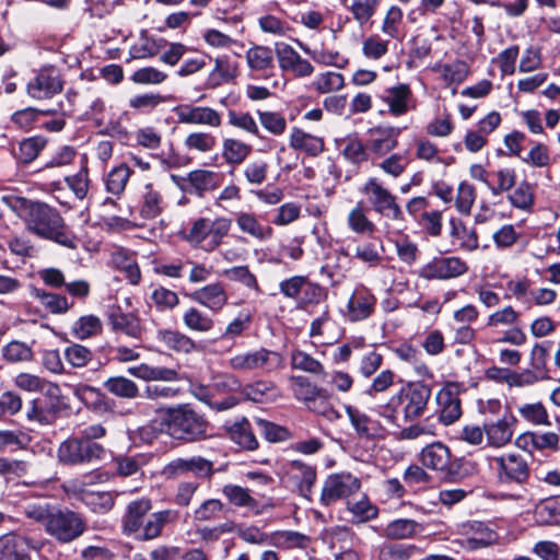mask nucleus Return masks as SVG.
<instances>
[{"label":"nucleus","mask_w":560,"mask_h":560,"mask_svg":"<svg viewBox=\"0 0 560 560\" xmlns=\"http://www.w3.org/2000/svg\"><path fill=\"white\" fill-rule=\"evenodd\" d=\"M23 513L44 526L45 532L61 544L78 539L85 530L83 517L67 509L47 503H26Z\"/></svg>","instance_id":"obj_1"},{"label":"nucleus","mask_w":560,"mask_h":560,"mask_svg":"<svg viewBox=\"0 0 560 560\" xmlns=\"http://www.w3.org/2000/svg\"><path fill=\"white\" fill-rule=\"evenodd\" d=\"M161 412V424L173 439L190 443L207 438L208 421L189 405L170 407Z\"/></svg>","instance_id":"obj_2"},{"label":"nucleus","mask_w":560,"mask_h":560,"mask_svg":"<svg viewBox=\"0 0 560 560\" xmlns=\"http://www.w3.org/2000/svg\"><path fill=\"white\" fill-rule=\"evenodd\" d=\"M430 396L431 389L428 386L421 383L408 384L393 395L386 405L381 406L377 412L394 423L397 419L398 408H401L404 419L411 421L423 415Z\"/></svg>","instance_id":"obj_3"},{"label":"nucleus","mask_w":560,"mask_h":560,"mask_svg":"<svg viewBox=\"0 0 560 560\" xmlns=\"http://www.w3.org/2000/svg\"><path fill=\"white\" fill-rule=\"evenodd\" d=\"M231 224V220L224 217H219L214 220L199 218L192 222L186 240L192 246L210 253L222 244V240L230 232Z\"/></svg>","instance_id":"obj_4"},{"label":"nucleus","mask_w":560,"mask_h":560,"mask_svg":"<svg viewBox=\"0 0 560 560\" xmlns=\"http://www.w3.org/2000/svg\"><path fill=\"white\" fill-rule=\"evenodd\" d=\"M105 447L100 443H90L81 436L68 438L57 450L58 460L66 466L89 465L104 459Z\"/></svg>","instance_id":"obj_5"},{"label":"nucleus","mask_w":560,"mask_h":560,"mask_svg":"<svg viewBox=\"0 0 560 560\" xmlns=\"http://www.w3.org/2000/svg\"><path fill=\"white\" fill-rule=\"evenodd\" d=\"M366 196L372 209L380 215L389 218L394 221H402L404 213L394 196L383 186L376 177H370L361 189Z\"/></svg>","instance_id":"obj_6"},{"label":"nucleus","mask_w":560,"mask_h":560,"mask_svg":"<svg viewBox=\"0 0 560 560\" xmlns=\"http://www.w3.org/2000/svg\"><path fill=\"white\" fill-rule=\"evenodd\" d=\"M361 488L360 480L350 472H336L327 476L324 481L320 503L329 506L338 500L347 499Z\"/></svg>","instance_id":"obj_7"},{"label":"nucleus","mask_w":560,"mask_h":560,"mask_svg":"<svg viewBox=\"0 0 560 560\" xmlns=\"http://www.w3.org/2000/svg\"><path fill=\"white\" fill-rule=\"evenodd\" d=\"M281 357L275 351L265 348L255 351L240 352L229 359V366L235 371L260 370L269 372L279 368Z\"/></svg>","instance_id":"obj_8"},{"label":"nucleus","mask_w":560,"mask_h":560,"mask_svg":"<svg viewBox=\"0 0 560 560\" xmlns=\"http://www.w3.org/2000/svg\"><path fill=\"white\" fill-rule=\"evenodd\" d=\"M292 383L296 398L303 400L311 410L330 419L338 417V412L327 401L325 389L313 385L303 376L293 377Z\"/></svg>","instance_id":"obj_9"},{"label":"nucleus","mask_w":560,"mask_h":560,"mask_svg":"<svg viewBox=\"0 0 560 560\" xmlns=\"http://www.w3.org/2000/svg\"><path fill=\"white\" fill-rule=\"evenodd\" d=\"M468 271V265L457 256L435 257L425 264L419 276L425 280H447L457 278Z\"/></svg>","instance_id":"obj_10"},{"label":"nucleus","mask_w":560,"mask_h":560,"mask_svg":"<svg viewBox=\"0 0 560 560\" xmlns=\"http://www.w3.org/2000/svg\"><path fill=\"white\" fill-rule=\"evenodd\" d=\"M61 221V215L45 203L32 202L28 207L27 229L44 238L60 226Z\"/></svg>","instance_id":"obj_11"},{"label":"nucleus","mask_w":560,"mask_h":560,"mask_svg":"<svg viewBox=\"0 0 560 560\" xmlns=\"http://www.w3.org/2000/svg\"><path fill=\"white\" fill-rule=\"evenodd\" d=\"M213 472V463L201 456L178 457L171 460L165 467V474L168 477L192 474L198 478L210 479Z\"/></svg>","instance_id":"obj_12"},{"label":"nucleus","mask_w":560,"mask_h":560,"mask_svg":"<svg viewBox=\"0 0 560 560\" xmlns=\"http://www.w3.org/2000/svg\"><path fill=\"white\" fill-rule=\"evenodd\" d=\"M26 91L34 100H48L62 91V81L55 69L45 68L28 81Z\"/></svg>","instance_id":"obj_13"},{"label":"nucleus","mask_w":560,"mask_h":560,"mask_svg":"<svg viewBox=\"0 0 560 560\" xmlns=\"http://www.w3.org/2000/svg\"><path fill=\"white\" fill-rule=\"evenodd\" d=\"M285 477L302 497L310 499L317 478L314 466L302 460H291L285 465Z\"/></svg>","instance_id":"obj_14"},{"label":"nucleus","mask_w":560,"mask_h":560,"mask_svg":"<svg viewBox=\"0 0 560 560\" xmlns=\"http://www.w3.org/2000/svg\"><path fill=\"white\" fill-rule=\"evenodd\" d=\"M418 460L427 469L441 474L452 472V452L442 442H433L422 447Z\"/></svg>","instance_id":"obj_15"},{"label":"nucleus","mask_w":560,"mask_h":560,"mask_svg":"<svg viewBox=\"0 0 560 560\" xmlns=\"http://www.w3.org/2000/svg\"><path fill=\"white\" fill-rule=\"evenodd\" d=\"M399 127L380 125L368 130L366 148L377 156H384L398 145Z\"/></svg>","instance_id":"obj_16"},{"label":"nucleus","mask_w":560,"mask_h":560,"mask_svg":"<svg viewBox=\"0 0 560 560\" xmlns=\"http://www.w3.org/2000/svg\"><path fill=\"white\" fill-rule=\"evenodd\" d=\"M180 124L201 125L219 128L222 124L221 114L208 106L183 104L174 108Z\"/></svg>","instance_id":"obj_17"},{"label":"nucleus","mask_w":560,"mask_h":560,"mask_svg":"<svg viewBox=\"0 0 560 560\" xmlns=\"http://www.w3.org/2000/svg\"><path fill=\"white\" fill-rule=\"evenodd\" d=\"M501 481L524 483L529 476L527 460L520 454H505L494 458Z\"/></svg>","instance_id":"obj_18"},{"label":"nucleus","mask_w":560,"mask_h":560,"mask_svg":"<svg viewBox=\"0 0 560 560\" xmlns=\"http://www.w3.org/2000/svg\"><path fill=\"white\" fill-rule=\"evenodd\" d=\"M382 100L388 105V112L395 117L406 115L417 107L416 98L409 85L397 84L387 89Z\"/></svg>","instance_id":"obj_19"},{"label":"nucleus","mask_w":560,"mask_h":560,"mask_svg":"<svg viewBox=\"0 0 560 560\" xmlns=\"http://www.w3.org/2000/svg\"><path fill=\"white\" fill-rule=\"evenodd\" d=\"M189 298L214 313L221 312L229 301L228 292L221 282L206 284L190 293Z\"/></svg>","instance_id":"obj_20"},{"label":"nucleus","mask_w":560,"mask_h":560,"mask_svg":"<svg viewBox=\"0 0 560 560\" xmlns=\"http://www.w3.org/2000/svg\"><path fill=\"white\" fill-rule=\"evenodd\" d=\"M151 509L152 502L148 498H140L129 502L121 520L122 533L128 536H135L136 533H140L144 516Z\"/></svg>","instance_id":"obj_21"},{"label":"nucleus","mask_w":560,"mask_h":560,"mask_svg":"<svg viewBox=\"0 0 560 560\" xmlns=\"http://www.w3.org/2000/svg\"><path fill=\"white\" fill-rule=\"evenodd\" d=\"M178 518L176 510L167 509L152 513L143 523L140 533H136L135 538L142 541H149L159 538L165 525L175 523Z\"/></svg>","instance_id":"obj_22"},{"label":"nucleus","mask_w":560,"mask_h":560,"mask_svg":"<svg viewBox=\"0 0 560 560\" xmlns=\"http://www.w3.org/2000/svg\"><path fill=\"white\" fill-rule=\"evenodd\" d=\"M514 418H502L497 421L486 422L485 435L487 444L495 448H501L508 445L514 433Z\"/></svg>","instance_id":"obj_23"},{"label":"nucleus","mask_w":560,"mask_h":560,"mask_svg":"<svg viewBox=\"0 0 560 560\" xmlns=\"http://www.w3.org/2000/svg\"><path fill=\"white\" fill-rule=\"evenodd\" d=\"M310 337L315 338L322 345H332L338 340L339 328L328 310H325L319 317L311 323Z\"/></svg>","instance_id":"obj_24"},{"label":"nucleus","mask_w":560,"mask_h":560,"mask_svg":"<svg viewBox=\"0 0 560 560\" xmlns=\"http://www.w3.org/2000/svg\"><path fill=\"white\" fill-rule=\"evenodd\" d=\"M108 323L113 330L132 338H139L142 331L139 318L131 313H124L120 307L109 308Z\"/></svg>","instance_id":"obj_25"},{"label":"nucleus","mask_w":560,"mask_h":560,"mask_svg":"<svg viewBox=\"0 0 560 560\" xmlns=\"http://www.w3.org/2000/svg\"><path fill=\"white\" fill-rule=\"evenodd\" d=\"M486 376L492 381L505 383L509 386L524 387L530 386L537 382V376L529 370L516 373L503 368H490L486 372Z\"/></svg>","instance_id":"obj_26"},{"label":"nucleus","mask_w":560,"mask_h":560,"mask_svg":"<svg viewBox=\"0 0 560 560\" xmlns=\"http://www.w3.org/2000/svg\"><path fill=\"white\" fill-rule=\"evenodd\" d=\"M450 235L453 244L465 252H474L479 247V237L475 229L468 228L462 220H450Z\"/></svg>","instance_id":"obj_27"},{"label":"nucleus","mask_w":560,"mask_h":560,"mask_svg":"<svg viewBox=\"0 0 560 560\" xmlns=\"http://www.w3.org/2000/svg\"><path fill=\"white\" fill-rule=\"evenodd\" d=\"M187 182L190 186V192L202 197L205 192L217 189L222 182L220 173L209 170H195L187 176Z\"/></svg>","instance_id":"obj_28"},{"label":"nucleus","mask_w":560,"mask_h":560,"mask_svg":"<svg viewBox=\"0 0 560 560\" xmlns=\"http://www.w3.org/2000/svg\"><path fill=\"white\" fill-rule=\"evenodd\" d=\"M345 410L351 425L359 436L374 438L381 433V427L378 422L371 419L366 413L351 405L346 406Z\"/></svg>","instance_id":"obj_29"},{"label":"nucleus","mask_w":560,"mask_h":560,"mask_svg":"<svg viewBox=\"0 0 560 560\" xmlns=\"http://www.w3.org/2000/svg\"><path fill=\"white\" fill-rule=\"evenodd\" d=\"M375 302L374 295L366 290L354 292L347 305L348 317L352 322L368 318L373 312Z\"/></svg>","instance_id":"obj_30"},{"label":"nucleus","mask_w":560,"mask_h":560,"mask_svg":"<svg viewBox=\"0 0 560 560\" xmlns=\"http://www.w3.org/2000/svg\"><path fill=\"white\" fill-rule=\"evenodd\" d=\"M235 222L240 231L259 242L267 241L272 236V228L262 225L254 213L238 212Z\"/></svg>","instance_id":"obj_31"},{"label":"nucleus","mask_w":560,"mask_h":560,"mask_svg":"<svg viewBox=\"0 0 560 560\" xmlns=\"http://www.w3.org/2000/svg\"><path fill=\"white\" fill-rule=\"evenodd\" d=\"M164 209V200L161 192L151 183L143 186L141 192L140 215L143 219H155Z\"/></svg>","instance_id":"obj_32"},{"label":"nucleus","mask_w":560,"mask_h":560,"mask_svg":"<svg viewBox=\"0 0 560 560\" xmlns=\"http://www.w3.org/2000/svg\"><path fill=\"white\" fill-rule=\"evenodd\" d=\"M26 539L13 533L0 537V560H31L26 553Z\"/></svg>","instance_id":"obj_33"},{"label":"nucleus","mask_w":560,"mask_h":560,"mask_svg":"<svg viewBox=\"0 0 560 560\" xmlns=\"http://www.w3.org/2000/svg\"><path fill=\"white\" fill-rule=\"evenodd\" d=\"M128 372L143 381L174 382L179 380V373L175 369L164 366H151L140 364L128 369Z\"/></svg>","instance_id":"obj_34"},{"label":"nucleus","mask_w":560,"mask_h":560,"mask_svg":"<svg viewBox=\"0 0 560 560\" xmlns=\"http://www.w3.org/2000/svg\"><path fill=\"white\" fill-rule=\"evenodd\" d=\"M252 151V145L240 139L225 138L222 141V158L229 165L242 164Z\"/></svg>","instance_id":"obj_35"},{"label":"nucleus","mask_w":560,"mask_h":560,"mask_svg":"<svg viewBox=\"0 0 560 560\" xmlns=\"http://www.w3.org/2000/svg\"><path fill=\"white\" fill-rule=\"evenodd\" d=\"M422 526L413 520L398 518L392 521L384 528V536L388 539H408L418 535Z\"/></svg>","instance_id":"obj_36"},{"label":"nucleus","mask_w":560,"mask_h":560,"mask_svg":"<svg viewBox=\"0 0 560 560\" xmlns=\"http://www.w3.org/2000/svg\"><path fill=\"white\" fill-rule=\"evenodd\" d=\"M290 145L298 150H303L310 155L316 156L324 150L322 138L306 133L301 129L294 128L290 136Z\"/></svg>","instance_id":"obj_37"},{"label":"nucleus","mask_w":560,"mask_h":560,"mask_svg":"<svg viewBox=\"0 0 560 560\" xmlns=\"http://www.w3.org/2000/svg\"><path fill=\"white\" fill-rule=\"evenodd\" d=\"M74 395L88 408L102 413L109 409L106 396L98 389L89 385H82L75 388Z\"/></svg>","instance_id":"obj_38"},{"label":"nucleus","mask_w":560,"mask_h":560,"mask_svg":"<svg viewBox=\"0 0 560 560\" xmlns=\"http://www.w3.org/2000/svg\"><path fill=\"white\" fill-rule=\"evenodd\" d=\"M463 534L472 536L466 539V545L462 541V546L470 549H478L488 546L493 538V533L488 529L482 523L472 522L462 526Z\"/></svg>","instance_id":"obj_39"},{"label":"nucleus","mask_w":560,"mask_h":560,"mask_svg":"<svg viewBox=\"0 0 560 560\" xmlns=\"http://www.w3.org/2000/svg\"><path fill=\"white\" fill-rule=\"evenodd\" d=\"M246 62L253 71L275 69L272 50L265 46H254L246 51Z\"/></svg>","instance_id":"obj_40"},{"label":"nucleus","mask_w":560,"mask_h":560,"mask_svg":"<svg viewBox=\"0 0 560 560\" xmlns=\"http://www.w3.org/2000/svg\"><path fill=\"white\" fill-rule=\"evenodd\" d=\"M183 323L191 331L209 332L214 327L213 318L195 306L188 307L183 313Z\"/></svg>","instance_id":"obj_41"},{"label":"nucleus","mask_w":560,"mask_h":560,"mask_svg":"<svg viewBox=\"0 0 560 560\" xmlns=\"http://www.w3.org/2000/svg\"><path fill=\"white\" fill-rule=\"evenodd\" d=\"M231 439L241 447L253 451L258 447V441L246 418L235 421L230 428Z\"/></svg>","instance_id":"obj_42"},{"label":"nucleus","mask_w":560,"mask_h":560,"mask_svg":"<svg viewBox=\"0 0 560 560\" xmlns=\"http://www.w3.org/2000/svg\"><path fill=\"white\" fill-rule=\"evenodd\" d=\"M103 385L108 393L119 398L135 399L139 396L138 385L125 376H112Z\"/></svg>","instance_id":"obj_43"},{"label":"nucleus","mask_w":560,"mask_h":560,"mask_svg":"<svg viewBox=\"0 0 560 560\" xmlns=\"http://www.w3.org/2000/svg\"><path fill=\"white\" fill-rule=\"evenodd\" d=\"M438 401L441 406L440 420L448 425L459 419L462 415L460 401L453 396L451 392H441L438 395Z\"/></svg>","instance_id":"obj_44"},{"label":"nucleus","mask_w":560,"mask_h":560,"mask_svg":"<svg viewBox=\"0 0 560 560\" xmlns=\"http://www.w3.org/2000/svg\"><path fill=\"white\" fill-rule=\"evenodd\" d=\"M46 144L47 140L39 136L23 139L19 143L15 156L20 162L28 164L39 155V153L45 149Z\"/></svg>","instance_id":"obj_45"},{"label":"nucleus","mask_w":560,"mask_h":560,"mask_svg":"<svg viewBox=\"0 0 560 560\" xmlns=\"http://www.w3.org/2000/svg\"><path fill=\"white\" fill-rule=\"evenodd\" d=\"M242 394L248 400L255 402H265L277 397V390L272 383L267 381H257L242 388Z\"/></svg>","instance_id":"obj_46"},{"label":"nucleus","mask_w":560,"mask_h":560,"mask_svg":"<svg viewBox=\"0 0 560 560\" xmlns=\"http://www.w3.org/2000/svg\"><path fill=\"white\" fill-rule=\"evenodd\" d=\"M347 223L349 229L357 234L371 235L376 231L375 224L368 218L361 203L350 210Z\"/></svg>","instance_id":"obj_47"},{"label":"nucleus","mask_w":560,"mask_h":560,"mask_svg":"<svg viewBox=\"0 0 560 560\" xmlns=\"http://www.w3.org/2000/svg\"><path fill=\"white\" fill-rule=\"evenodd\" d=\"M226 505L219 499H207L194 510V520L198 522H210L226 512Z\"/></svg>","instance_id":"obj_48"},{"label":"nucleus","mask_w":560,"mask_h":560,"mask_svg":"<svg viewBox=\"0 0 560 560\" xmlns=\"http://www.w3.org/2000/svg\"><path fill=\"white\" fill-rule=\"evenodd\" d=\"M223 275L230 280L237 283H241L248 290H253L256 293L260 294L261 289L258 284V280L256 276L249 270L248 266H235L229 269L223 270Z\"/></svg>","instance_id":"obj_49"},{"label":"nucleus","mask_w":560,"mask_h":560,"mask_svg":"<svg viewBox=\"0 0 560 560\" xmlns=\"http://www.w3.org/2000/svg\"><path fill=\"white\" fill-rule=\"evenodd\" d=\"M184 145L189 151L209 153L217 147V138L210 132L195 131L185 138Z\"/></svg>","instance_id":"obj_50"},{"label":"nucleus","mask_w":560,"mask_h":560,"mask_svg":"<svg viewBox=\"0 0 560 560\" xmlns=\"http://www.w3.org/2000/svg\"><path fill=\"white\" fill-rule=\"evenodd\" d=\"M159 337L166 347L178 352L190 353L196 348L191 338L178 331L163 330Z\"/></svg>","instance_id":"obj_51"},{"label":"nucleus","mask_w":560,"mask_h":560,"mask_svg":"<svg viewBox=\"0 0 560 560\" xmlns=\"http://www.w3.org/2000/svg\"><path fill=\"white\" fill-rule=\"evenodd\" d=\"M228 501L238 508H256L257 501L250 495L249 490L237 485H225L222 488Z\"/></svg>","instance_id":"obj_52"},{"label":"nucleus","mask_w":560,"mask_h":560,"mask_svg":"<svg viewBox=\"0 0 560 560\" xmlns=\"http://www.w3.org/2000/svg\"><path fill=\"white\" fill-rule=\"evenodd\" d=\"M229 125L250 136L261 138L258 124L248 112L230 110L228 113Z\"/></svg>","instance_id":"obj_53"},{"label":"nucleus","mask_w":560,"mask_h":560,"mask_svg":"<svg viewBox=\"0 0 560 560\" xmlns=\"http://www.w3.org/2000/svg\"><path fill=\"white\" fill-rule=\"evenodd\" d=\"M102 322L95 315L81 316L72 326V334L78 339H86L102 331Z\"/></svg>","instance_id":"obj_54"},{"label":"nucleus","mask_w":560,"mask_h":560,"mask_svg":"<svg viewBox=\"0 0 560 560\" xmlns=\"http://www.w3.org/2000/svg\"><path fill=\"white\" fill-rule=\"evenodd\" d=\"M132 171L127 164H120L107 175L106 189L113 195H120L131 176Z\"/></svg>","instance_id":"obj_55"},{"label":"nucleus","mask_w":560,"mask_h":560,"mask_svg":"<svg viewBox=\"0 0 560 560\" xmlns=\"http://www.w3.org/2000/svg\"><path fill=\"white\" fill-rule=\"evenodd\" d=\"M291 364L293 369L301 370L315 375H325L324 366L319 361L308 353L295 350L291 354Z\"/></svg>","instance_id":"obj_56"},{"label":"nucleus","mask_w":560,"mask_h":560,"mask_svg":"<svg viewBox=\"0 0 560 560\" xmlns=\"http://www.w3.org/2000/svg\"><path fill=\"white\" fill-rule=\"evenodd\" d=\"M343 85H345L343 75L338 72H334V71H327V72L320 73L313 81L314 89L322 94L338 91V90L342 89Z\"/></svg>","instance_id":"obj_57"},{"label":"nucleus","mask_w":560,"mask_h":560,"mask_svg":"<svg viewBox=\"0 0 560 560\" xmlns=\"http://www.w3.org/2000/svg\"><path fill=\"white\" fill-rule=\"evenodd\" d=\"M2 355L11 363L27 362L32 360L33 351L25 342L13 340L3 347Z\"/></svg>","instance_id":"obj_58"},{"label":"nucleus","mask_w":560,"mask_h":560,"mask_svg":"<svg viewBox=\"0 0 560 560\" xmlns=\"http://www.w3.org/2000/svg\"><path fill=\"white\" fill-rule=\"evenodd\" d=\"M259 122L273 136H281L287 129V120L284 116L278 112L258 110Z\"/></svg>","instance_id":"obj_59"},{"label":"nucleus","mask_w":560,"mask_h":560,"mask_svg":"<svg viewBox=\"0 0 560 560\" xmlns=\"http://www.w3.org/2000/svg\"><path fill=\"white\" fill-rule=\"evenodd\" d=\"M521 417L535 425H549L548 412L541 402L525 404L518 407Z\"/></svg>","instance_id":"obj_60"},{"label":"nucleus","mask_w":560,"mask_h":560,"mask_svg":"<svg viewBox=\"0 0 560 560\" xmlns=\"http://www.w3.org/2000/svg\"><path fill=\"white\" fill-rule=\"evenodd\" d=\"M536 515L540 523L547 525L560 524V498L549 499L540 503L536 509Z\"/></svg>","instance_id":"obj_61"},{"label":"nucleus","mask_w":560,"mask_h":560,"mask_svg":"<svg viewBox=\"0 0 560 560\" xmlns=\"http://www.w3.org/2000/svg\"><path fill=\"white\" fill-rule=\"evenodd\" d=\"M378 0H351L349 10L354 20L360 24H366L376 11Z\"/></svg>","instance_id":"obj_62"},{"label":"nucleus","mask_w":560,"mask_h":560,"mask_svg":"<svg viewBox=\"0 0 560 560\" xmlns=\"http://www.w3.org/2000/svg\"><path fill=\"white\" fill-rule=\"evenodd\" d=\"M415 550L412 545L387 544L380 548L377 560H409Z\"/></svg>","instance_id":"obj_63"},{"label":"nucleus","mask_w":560,"mask_h":560,"mask_svg":"<svg viewBox=\"0 0 560 560\" xmlns=\"http://www.w3.org/2000/svg\"><path fill=\"white\" fill-rule=\"evenodd\" d=\"M151 300L155 307L162 312L173 310L179 303L177 293L164 287L154 288L151 293Z\"/></svg>","instance_id":"obj_64"}]
</instances>
